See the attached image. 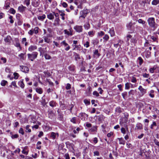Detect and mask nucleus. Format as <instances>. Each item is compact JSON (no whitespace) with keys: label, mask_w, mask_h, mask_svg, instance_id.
<instances>
[{"label":"nucleus","mask_w":159,"mask_h":159,"mask_svg":"<svg viewBox=\"0 0 159 159\" xmlns=\"http://www.w3.org/2000/svg\"><path fill=\"white\" fill-rule=\"evenodd\" d=\"M148 21L150 26L153 28L154 29H155L157 25L155 24L154 18H149L148 19Z\"/></svg>","instance_id":"1"},{"label":"nucleus","mask_w":159,"mask_h":159,"mask_svg":"<svg viewBox=\"0 0 159 159\" xmlns=\"http://www.w3.org/2000/svg\"><path fill=\"white\" fill-rule=\"evenodd\" d=\"M38 53L37 52H34L31 54L29 53L27 54L28 59L32 61L36 59L38 56Z\"/></svg>","instance_id":"2"},{"label":"nucleus","mask_w":159,"mask_h":159,"mask_svg":"<svg viewBox=\"0 0 159 159\" xmlns=\"http://www.w3.org/2000/svg\"><path fill=\"white\" fill-rule=\"evenodd\" d=\"M126 38L127 39L126 42H128L130 40L131 43H134L136 42V38L134 36H133V35L129 34L126 36Z\"/></svg>","instance_id":"3"},{"label":"nucleus","mask_w":159,"mask_h":159,"mask_svg":"<svg viewBox=\"0 0 159 159\" xmlns=\"http://www.w3.org/2000/svg\"><path fill=\"white\" fill-rule=\"evenodd\" d=\"M64 32L65 34H66L68 36H71L73 35V30L72 28L69 29V30H65Z\"/></svg>","instance_id":"4"},{"label":"nucleus","mask_w":159,"mask_h":159,"mask_svg":"<svg viewBox=\"0 0 159 159\" xmlns=\"http://www.w3.org/2000/svg\"><path fill=\"white\" fill-rule=\"evenodd\" d=\"M74 28L76 31L79 33L82 32L83 30L82 26H81L76 25Z\"/></svg>","instance_id":"5"},{"label":"nucleus","mask_w":159,"mask_h":159,"mask_svg":"<svg viewBox=\"0 0 159 159\" xmlns=\"http://www.w3.org/2000/svg\"><path fill=\"white\" fill-rule=\"evenodd\" d=\"M138 89L140 91L142 96H143L146 93V89L143 88L141 86H139Z\"/></svg>","instance_id":"6"},{"label":"nucleus","mask_w":159,"mask_h":159,"mask_svg":"<svg viewBox=\"0 0 159 159\" xmlns=\"http://www.w3.org/2000/svg\"><path fill=\"white\" fill-rule=\"evenodd\" d=\"M61 44H63L65 47H66L65 48V50L66 51H68L70 49V47L69 45L64 40L61 43Z\"/></svg>","instance_id":"7"},{"label":"nucleus","mask_w":159,"mask_h":159,"mask_svg":"<svg viewBox=\"0 0 159 159\" xmlns=\"http://www.w3.org/2000/svg\"><path fill=\"white\" fill-rule=\"evenodd\" d=\"M19 58L21 60H25L26 58L25 53H21L18 55Z\"/></svg>","instance_id":"8"},{"label":"nucleus","mask_w":159,"mask_h":159,"mask_svg":"<svg viewBox=\"0 0 159 159\" xmlns=\"http://www.w3.org/2000/svg\"><path fill=\"white\" fill-rule=\"evenodd\" d=\"M39 4V0H34L32 3V5L34 7H38Z\"/></svg>","instance_id":"9"},{"label":"nucleus","mask_w":159,"mask_h":159,"mask_svg":"<svg viewBox=\"0 0 159 159\" xmlns=\"http://www.w3.org/2000/svg\"><path fill=\"white\" fill-rule=\"evenodd\" d=\"M108 33L110 34L111 36L112 37L114 36L115 35V32L114 28L112 27L110 28Z\"/></svg>","instance_id":"10"},{"label":"nucleus","mask_w":159,"mask_h":159,"mask_svg":"<svg viewBox=\"0 0 159 159\" xmlns=\"http://www.w3.org/2000/svg\"><path fill=\"white\" fill-rule=\"evenodd\" d=\"M37 48V47L35 45H31L30 46L28 50L30 52H32L33 51H34Z\"/></svg>","instance_id":"11"},{"label":"nucleus","mask_w":159,"mask_h":159,"mask_svg":"<svg viewBox=\"0 0 159 159\" xmlns=\"http://www.w3.org/2000/svg\"><path fill=\"white\" fill-rule=\"evenodd\" d=\"M135 129H139L141 130L143 129V125H142L140 123H137L136 125V127L135 128Z\"/></svg>","instance_id":"12"},{"label":"nucleus","mask_w":159,"mask_h":159,"mask_svg":"<svg viewBox=\"0 0 159 159\" xmlns=\"http://www.w3.org/2000/svg\"><path fill=\"white\" fill-rule=\"evenodd\" d=\"M60 20L58 17L56 18L53 24L55 26L59 25Z\"/></svg>","instance_id":"13"},{"label":"nucleus","mask_w":159,"mask_h":159,"mask_svg":"<svg viewBox=\"0 0 159 159\" xmlns=\"http://www.w3.org/2000/svg\"><path fill=\"white\" fill-rule=\"evenodd\" d=\"M46 48L44 49V48H39V51L40 52V56H43V54L45 52Z\"/></svg>","instance_id":"14"},{"label":"nucleus","mask_w":159,"mask_h":159,"mask_svg":"<svg viewBox=\"0 0 159 159\" xmlns=\"http://www.w3.org/2000/svg\"><path fill=\"white\" fill-rule=\"evenodd\" d=\"M26 8V7H25L23 6L22 5H21L18 7V9L20 12L23 11L25 10Z\"/></svg>","instance_id":"15"},{"label":"nucleus","mask_w":159,"mask_h":159,"mask_svg":"<svg viewBox=\"0 0 159 159\" xmlns=\"http://www.w3.org/2000/svg\"><path fill=\"white\" fill-rule=\"evenodd\" d=\"M47 17L50 20H53L54 18L53 13H50L47 15Z\"/></svg>","instance_id":"16"},{"label":"nucleus","mask_w":159,"mask_h":159,"mask_svg":"<svg viewBox=\"0 0 159 159\" xmlns=\"http://www.w3.org/2000/svg\"><path fill=\"white\" fill-rule=\"evenodd\" d=\"M36 92L38 93L41 94L43 93V89L41 88H38L35 89Z\"/></svg>","instance_id":"17"},{"label":"nucleus","mask_w":159,"mask_h":159,"mask_svg":"<svg viewBox=\"0 0 159 159\" xmlns=\"http://www.w3.org/2000/svg\"><path fill=\"white\" fill-rule=\"evenodd\" d=\"M118 139L119 141V144H120L124 145L125 144V141L122 138H118Z\"/></svg>","instance_id":"18"},{"label":"nucleus","mask_w":159,"mask_h":159,"mask_svg":"<svg viewBox=\"0 0 159 159\" xmlns=\"http://www.w3.org/2000/svg\"><path fill=\"white\" fill-rule=\"evenodd\" d=\"M22 43H25V45L26 46L28 44V43L26 41V39L25 38H23L22 39Z\"/></svg>","instance_id":"19"},{"label":"nucleus","mask_w":159,"mask_h":159,"mask_svg":"<svg viewBox=\"0 0 159 159\" xmlns=\"http://www.w3.org/2000/svg\"><path fill=\"white\" fill-rule=\"evenodd\" d=\"M56 135H57V136H58V133H55L54 132H52L51 133V137L52 139H54L56 138Z\"/></svg>","instance_id":"20"},{"label":"nucleus","mask_w":159,"mask_h":159,"mask_svg":"<svg viewBox=\"0 0 159 159\" xmlns=\"http://www.w3.org/2000/svg\"><path fill=\"white\" fill-rule=\"evenodd\" d=\"M46 17V16L44 14L42 16H39L38 17L39 20H43Z\"/></svg>","instance_id":"21"},{"label":"nucleus","mask_w":159,"mask_h":159,"mask_svg":"<svg viewBox=\"0 0 159 159\" xmlns=\"http://www.w3.org/2000/svg\"><path fill=\"white\" fill-rule=\"evenodd\" d=\"M49 105L53 107H56V103L54 101H52L49 102Z\"/></svg>","instance_id":"22"},{"label":"nucleus","mask_w":159,"mask_h":159,"mask_svg":"<svg viewBox=\"0 0 159 159\" xmlns=\"http://www.w3.org/2000/svg\"><path fill=\"white\" fill-rule=\"evenodd\" d=\"M15 45L16 47L18 48V51H19L21 49V48L20 46V43L18 42H17L15 44Z\"/></svg>","instance_id":"23"},{"label":"nucleus","mask_w":159,"mask_h":159,"mask_svg":"<svg viewBox=\"0 0 159 159\" xmlns=\"http://www.w3.org/2000/svg\"><path fill=\"white\" fill-rule=\"evenodd\" d=\"M30 127V125H27L25 127V131L26 132H29L30 133L31 132V130L29 128Z\"/></svg>","instance_id":"24"},{"label":"nucleus","mask_w":159,"mask_h":159,"mask_svg":"<svg viewBox=\"0 0 159 159\" xmlns=\"http://www.w3.org/2000/svg\"><path fill=\"white\" fill-rule=\"evenodd\" d=\"M152 5H156L159 3V0H153L152 2Z\"/></svg>","instance_id":"25"},{"label":"nucleus","mask_w":159,"mask_h":159,"mask_svg":"<svg viewBox=\"0 0 159 159\" xmlns=\"http://www.w3.org/2000/svg\"><path fill=\"white\" fill-rule=\"evenodd\" d=\"M109 37L107 34H105L103 38V39L104 40V41H107L109 39Z\"/></svg>","instance_id":"26"},{"label":"nucleus","mask_w":159,"mask_h":159,"mask_svg":"<svg viewBox=\"0 0 159 159\" xmlns=\"http://www.w3.org/2000/svg\"><path fill=\"white\" fill-rule=\"evenodd\" d=\"M135 92V90H131L128 93L129 96H130L131 95H133L134 94Z\"/></svg>","instance_id":"27"},{"label":"nucleus","mask_w":159,"mask_h":159,"mask_svg":"<svg viewBox=\"0 0 159 159\" xmlns=\"http://www.w3.org/2000/svg\"><path fill=\"white\" fill-rule=\"evenodd\" d=\"M44 56L45 59L46 60L50 59L51 58V57L49 54L47 53L45 54Z\"/></svg>","instance_id":"28"},{"label":"nucleus","mask_w":159,"mask_h":159,"mask_svg":"<svg viewBox=\"0 0 159 159\" xmlns=\"http://www.w3.org/2000/svg\"><path fill=\"white\" fill-rule=\"evenodd\" d=\"M130 84H131L130 83L128 82L127 83L125 84V89H129L130 87Z\"/></svg>","instance_id":"29"},{"label":"nucleus","mask_w":159,"mask_h":159,"mask_svg":"<svg viewBox=\"0 0 159 159\" xmlns=\"http://www.w3.org/2000/svg\"><path fill=\"white\" fill-rule=\"evenodd\" d=\"M104 34V33L102 31H101L98 33V36L99 37H102Z\"/></svg>","instance_id":"30"},{"label":"nucleus","mask_w":159,"mask_h":159,"mask_svg":"<svg viewBox=\"0 0 159 159\" xmlns=\"http://www.w3.org/2000/svg\"><path fill=\"white\" fill-rule=\"evenodd\" d=\"M104 119V116L103 115H101L98 116V120L99 121L102 122Z\"/></svg>","instance_id":"31"},{"label":"nucleus","mask_w":159,"mask_h":159,"mask_svg":"<svg viewBox=\"0 0 159 159\" xmlns=\"http://www.w3.org/2000/svg\"><path fill=\"white\" fill-rule=\"evenodd\" d=\"M84 27L85 30H88L90 28V25L89 23H86L84 25Z\"/></svg>","instance_id":"32"},{"label":"nucleus","mask_w":159,"mask_h":159,"mask_svg":"<svg viewBox=\"0 0 159 159\" xmlns=\"http://www.w3.org/2000/svg\"><path fill=\"white\" fill-rule=\"evenodd\" d=\"M97 130V126H94L91 129H90V131L91 132H94L96 131Z\"/></svg>","instance_id":"33"},{"label":"nucleus","mask_w":159,"mask_h":159,"mask_svg":"<svg viewBox=\"0 0 159 159\" xmlns=\"http://www.w3.org/2000/svg\"><path fill=\"white\" fill-rule=\"evenodd\" d=\"M44 76L47 77H49L50 76L51 74L49 72H48L47 70L43 72Z\"/></svg>","instance_id":"34"},{"label":"nucleus","mask_w":159,"mask_h":159,"mask_svg":"<svg viewBox=\"0 0 159 159\" xmlns=\"http://www.w3.org/2000/svg\"><path fill=\"white\" fill-rule=\"evenodd\" d=\"M94 55H96L98 57L100 56V54L98 53V49L95 50L93 52Z\"/></svg>","instance_id":"35"},{"label":"nucleus","mask_w":159,"mask_h":159,"mask_svg":"<svg viewBox=\"0 0 159 159\" xmlns=\"http://www.w3.org/2000/svg\"><path fill=\"white\" fill-rule=\"evenodd\" d=\"M18 84L22 88H23L24 87L25 85L22 81H19Z\"/></svg>","instance_id":"36"},{"label":"nucleus","mask_w":159,"mask_h":159,"mask_svg":"<svg viewBox=\"0 0 159 159\" xmlns=\"http://www.w3.org/2000/svg\"><path fill=\"white\" fill-rule=\"evenodd\" d=\"M44 40L45 42L49 43L50 41V39L47 36H45L44 37Z\"/></svg>","instance_id":"37"},{"label":"nucleus","mask_w":159,"mask_h":159,"mask_svg":"<svg viewBox=\"0 0 159 159\" xmlns=\"http://www.w3.org/2000/svg\"><path fill=\"white\" fill-rule=\"evenodd\" d=\"M80 18L82 17L83 18H84L86 16V15L82 11H80Z\"/></svg>","instance_id":"38"},{"label":"nucleus","mask_w":159,"mask_h":159,"mask_svg":"<svg viewBox=\"0 0 159 159\" xmlns=\"http://www.w3.org/2000/svg\"><path fill=\"white\" fill-rule=\"evenodd\" d=\"M138 21L139 23L143 25H144L145 23V21L143 20L142 19H139L138 20Z\"/></svg>","instance_id":"39"},{"label":"nucleus","mask_w":159,"mask_h":159,"mask_svg":"<svg viewBox=\"0 0 159 159\" xmlns=\"http://www.w3.org/2000/svg\"><path fill=\"white\" fill-rule=\"evenodd\" d=\"M76 118L75 117H73L70 120V121L74 124L76 123Z\"/></svg>","instance_id":"40"},{"label":"nucleus","mask_w":159,"mask_h":159,"mask_svg":"<svg viewBox=\"0 0 159 159\" xmlns=\"http://www.w3.org/2000/svg\"><path fill=\"white\" fill-rule=\"evenodd\" d=\"M154 92V91L153 90H151L150 91V93L149 94V95L152 98H153L154 97V95L153 94Z\"/></svg>","instance_id":"41"},{"label":"nucleus","mask_w":159,"mask_h":159,"mask_svg":"<svg viewBox=\"0 0 159 159\" xmlns=\"http://www.w3.org/2000/svg\"><path fill=\"white\" fill-rule=\"evenodd\" d=\"M7 83V81L5 80H2L1 83V85L2 86H4Z\"/></svg>","instance_id":"42"},{"label":"nucleus","mask_w":159,"mask_h":159,"mask_svg":"<svg viewBox=\"0 0 159 159\" xmlns=\"http://www.w3.org/2000/svg\"><path fill=\"white\" fill-rule=\"evenodd\" d=\"M39 28L37 27H35L34 29V30H33L34 31V32L35 34H37L38 33L39 31Z\"/></svg>","instance_id":"43"},{"label":"nucleus","mask_w":159,"mask_h":159,"mask_svg":"<svg viewBox=\"0 0 159 159\" xmlns=\"http://www.w3.org/2000/svg\"><path fill=\"white\" fill-rule=\"evenodd\" d=\"M138 60L139 61L140 65H141L143 63V60L141 57H139L138 58Z\"/></svg>","instance_id":"44"},{"label":"nucleus","mask_w":159,"mask_h":159,"mask_svg":"<svg viewBox=\"0 0 159 159\" xmlns=\"http://www.w3.org/2000/svg\"><path fill=\"white\" fill-rule=\"evenodd\" d=\"M19 133L21 134L22 135H24V130L22 128H20L19 130Z\"/></svg>","instance_id":"45"},{"label":"nucleus","mask_w":159,"mask_h":159,"mask_svg":"<svg viewBox=\"0 0 159 159\" xmlns=\"http://www.w3.org/2000/svg\"><path fill=\"white\" fill-rule=\"evenodd\" d=\"M122 95L124 99L127 95V93L126 92H125L122 93Z\"/></svg>","instance_id":"46"},{"label":"nucleus","mask_w":159,"mask_h":159,"mask_svg":"<svg viewBox=\"0 0 159 159\" xmlns=\"http://www.w3.org/2000/svg\"><path fill=\"white\" fill-rule=\"evenodd\" d=\"M14 75V78L15 79H17L19 77V75L17 73H14L13 74Z\"/></svg>","instance_id":"47"},{"label":"nucleus","mask_w":159,"mask_h":159,"mask_svg":"<svg viewBox=\"0 0 159 159\" xmlns=\"http://www.w3.org/2000/svg\"><path fill=\"white\" fill-rule=\"evenodd\" d=\"M94 156H99V152L98 151H95L93 152Z\"/></svg>","instance_id":"48"},{"label":"nucleus","mask_w":159,"mask_h":159,"mask_svg":"<svg viewBox=\"0 0 159 159\" xmlns=\"http://www.w3.org/2000/svg\"><path fill=\"white\" fill-rule=\"evenodd\" d=\"M84 102L87 105H89L90 104V101L86 99L84 100Z\"/></svg>","instance_id":"49"},{"label":"nucleus","mask_w":159,"mask_h":159,"mask_svg":"<svg viewBox=\"0 0 159 159\" xmlns=\"http://www.w3.org/2000/svg\"><path fill=\"white\" fill-rule=\"evenodd\" d=\"M129 132L128 131L127 132L126 135L125 136V139L127 140L129 139Z\"/></svg>","instance_id":"50"},{"label":"nucleus","mask_w":159,"mask_h":159,"mask_svg":"<svg viewBox=\"0 0 159 159\" xmlns=\"http://www.w3.org/2000/svg\"><path fill=\"white\" fill-rule=\"evenodd\" d=\"M157 124L155 122H153L152 124L151 125L150 128L151 129H153L154 126H156Z\"/></svg>","instance_id":"51"},{"label":"nucleus","mask_w":159,"mask_h":159,"mask_svg":"<svg viewBox=\"0 0 159 159\" xmlns=\"http://www.w3.org/2000/svg\"><path fill=\"white\" fill-rule=\"evenodd\" d=\"M121 132L123 134H126V130L124 128H122L121 129Z\"/></svg>","instance_id":"52"},{"label":"nucleus","mask_w":159,"mask_h":159,"mask_svg":"<svg viewBox=\"0 0 159 159\" xmlns=\"http://www.w3.org/2000/svg\"><path fill=\"white\" fill-rule=\"evenodd\" d=\"M158 69H159V67L157 65H155L152 68H151L150 70H158Z\"/></svg>","instance_id":"53"},{"label":"nucleus","mask_w":159,"mask_h":159,"mask_svg":"<svg viewBox=\"0 0 159 159\" xmlns=\"http://www.w3.org/2000/svg\"><path fill=\"white\" fill-rule=\"evenodd\" d=\"M1 60L2 61V62L3 63H5L6 62V59L4 57H2L1 58Z\"/></svg>","instance_id":"54"},{"label":"nucleus","mask_w":159,"mask_h":159,"mask_svg":"<svg viewBox=\"0 0 159 159\" xmlns=\"http://www.w3.org/2000/svg\"><path fill=\"white\" fill-rule=\"evenodd\" d=\"M93 95L96 96V97H98L99 96L98 93L96 91L93 92Z\"/></svg>","instance_id":"55"},{"label":"nucleus","mask_w":159,"mask_h":159,"mask_svg":"<svg viewBox=\"0 0 159 159\" xmlns=\"http://www.w3.org/2000/svg\"><path fill=\"white\" fill-rule=\"evenodd\" d=\"M131 81L133 83H135L137 81V80L135 77H133L131 79Z\"/></svg>","instance_id":"56"},{"label":"nucleus","mask_w":159,"mask_h":159,"mask_svg":"<svg viewBox=\"0 0 159 159\" xmlns=\"http://www.w3.org/2000/svg\"><path fill=\"white\" fill-rule=\"evenodd\" d=\"M30 0H26L25 1V4H26L27 6H28L30 4Z\"/></svg>","instance_id":"57"},{"label":"nucleus","mask_w":159,"mask_h":159,"mask_svg":"<svg viewBox=\"0 0 159 159\" xmlns=\"http://www.w3.org/2000/svg\"><path fill=\"white\" fill-rule=\"evenodd\" d=\"M71 88V85L70 84H67L66 86V89H67L68 90L70 89Z\"/></svg>","instance_id":"58"},{"label":"nucleus","mask_w":159,"mask_h":159,"mask_svg":"<svg viewBox=\"0 0 159 159\" xmlns=\"http://www.w3.org/2000/svg\"><path fill=\"white\" fill-rule=\"evenodd\" d=\"M10 12L11 14H14L16 13V11L14 9L12 8L10 10Z\"/></svg>","instance_id":"59"},{"label":"nucleus","mask_w":159,"mask_h":159,"mask_svg":"<svg viewBox=\"0 0 159 159\" xmlns=\"http://www.w3.org/2000/svg\"><path fill=\"white\" fill-rule=\"evenodd\" d=\"M84 46L87 48L89 46V43L88 41L86 42V43L84 44Z\"/></svg>","instance_id":"60"},{"label":"nucleus","mask_w":159,"mask_h":159,"mask_svg":"<svg viewBox=\"0 0 159 159\" xmlns=\"http://www.w3.org/2000/svg\"><path fill=\"white\" fill-rule=\"evenodd\" d=\"M28 34L31 35H32L34 34V31L32 30H30L28 32Z\"/></svg>","instance_id":"61"},{"label":"nucleus","mask_w":159,"mask_h":159,"mask_svg":"<svg viewBox=\"0 0 159 159\" xmlns=\"http://www.w3.org/2000/svg\"><path fill=\"white\" fill-rule=\"evenodd\" d=\"M88 35L89 36H93L94 33L93 31H89L88 33Z\"/></svg>","instance_id":"62"},{"label":"nucleus","mask_w":159,"mask_h":159,"mask_svg":"<svg viewBox=\"0 0 159 159\" xmlns=\"http://www.w3.org/2000/svg\"><path fill=\"white\" fill-rule=\"evenodd\" d=\"M155 143L159 147V142L156 139H154Z\"/></svg>","instance_id":"63"},{"label":"nucleus","mask_w":159,"mask_h":159,"mask_svg":"<svg viewBox=\"0 0 159 159\" xmlns=\"http://www.w3.org/2000/svg\"><path fill=\"white\" fill-rule=\"evenodd\" d=\"M65 157L66 159H70V157L68 153H66L65 155Z\"/></svg>","instance_id":"64"}]
</instances>
